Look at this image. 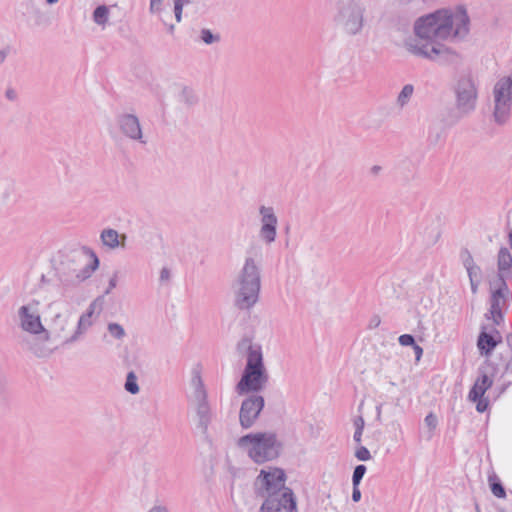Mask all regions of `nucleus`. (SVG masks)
Returning a JSON list of instances; mask_svg holds the SVG:
<instances>
[{
    "label": "nucleus",
    "mask_w": 512,
    "mask_h": 512,
    "mask_svg": "<svg viewBox=\"0 0 512 512\" xmlns=\"http://www.w3.org/2000/svg\"><path fill=\"white\" fill-rule=\"evenodd\" d=\"M467 9L458 5L454 10L439 9L421 16L414 24L416 38L406 41L407 50L418 57L439 64L457 63L460 55L439 40L448 38L464 39L470 31Z\"/></svg>",
    "instance_id": "nucleus-1"
},
{
    "label": "nucleus",
    "mask_w": 512,
    "mask_h": 512,
    "mask_svg": "<svg viewBox=\"0 0 512 512\" xmlns=\"http://www.w3.org/2000/svg\"><path fill=\"white\" fill-rule=\"evenodd\" d=\"M282 468L262 469L254 482L255 494L264 498L259 512H297V502L291 488L285 486Z\"/></svg>",
    "instance_id": "nucleus-2"
},
{
    "label": "nucleus",
    "mask_w": 512,
    "mask_h": 512,
    "mask_svg": "<svg viewBox=\"0 0 512 512\" xmlns=\"http://www.w3.org/2000/svg\"><path fill=\"white\" fill-rule=\"evenodd\" d=\"M261 289L260 268L251 257L245 263L232 283L234 306L249 311L259 300Z\"/></svg>",
    "instance_id": "nucleus-3"
},
{
    "label": "nucleus",
    "mask_w": 512,
    "mask_h": 512,
    "mask_svg": "<svg viewBox=\"0 0 512 512\" xmlns=\"http://www.w3.org/2000/svg\"><path fill=\"white\" fill-rule=\"evenodd\" d=\"M237 445L246 451L256 464H264L277 459L283 449V443L275 432H256L241 436Z\"/></svg>",
    "instance_id": "nucleus-4"
},
{
    "label": "nucleus",
    "mask_w": 512,
    "mask_h": 512,
    "mask_svg": "<svg viewBox=\"0 0 512 512\" xmlns=\"http://www.w3.org/2000/svg\"><path fill=\"white\" fill-rule=\"evenodd\" d=\"M366 7L362 0H337L333 21L349 36L360 34L365 24Z\"/></svg>",
    "instance_id": "nucleus-5"
},
{
    "label": "nucleus",
    "mask_w": 512,
    "mask_h": 512,
    "mask_svg": "<svg viewBox=\"0 0 512 512\" xmlns=\"http://www.w3.org/2000/svg\"><path fill=\"white\" fill-rule=\"evenodd\" d=\"M268 380L269 375L264 365L263 356L252 354L246 361L235 391L238 395L258 394L266 387Z\"/></svg>",
    "instance_id": "nucleus-6"
},
{
    "label": "nucleus",
    "mask_w": 512,
    "mask_h": 512,
    "mask_svg": "<svg viewBox=\"0 0 512 512\" xmlns=\"http://www.w3.org/2000/svg\"><path fill=\"white\" fill-rule=\"evenodd\" d=\"M455 105L460 116H466L476 108L478 89L470 73L461 74L453 88Z\"/></svg>",
    "instance_id": "nucleus-7"
},
{
    "label": "nucleus",
    "mask_w": 512,
    "mask_h": 512,
    "mask_svg": "<svg viewBox=\"0 0 512 512\" xmlns=\"http://www.w3.org/2000/svg\"><path fill=\"white\" fill-rule=\"evenodd\" d=\"M494 122L500 126L505 125L511 116L512 107V77L500 78L493 88Z\"/></svg>",
    "instance_id": "nucleus-8"
},
{
    "label": "nucleus",
    "mask_w": 512,
    "mask_h": 512,
    "mask_svg": "<svg viewBox=\"0 0 512 512\" xmlns=\"http://www.w3.org/2000/svg\"><path fill=\"white\" fill-rule=\"evenodd\" d=\"M92 261L90 263L85 264L82 268L77 269L75 267L74 260H66L62 261L57 268V275L59 281L62 283L64 287L69 285L79 284L86 279L90 278L92 273L99 267V259L95 253L92 252ZM66 292V288H64L63 295Z\"/></svg>",
    "instance_id": "nucleus-9"
},
{
    "label": "nucleus",
    "mask_w": 512,
    "mask_h": 512,
    "mask_svg": "<svg viewBox=\"0 0 512 512\" xmlns=\"http://www.w3.org/2000/svg\"><path fill=\"white\" fill-rule=\"evenodd\" d=\"M265 406V400L263 396L258 394H252L246 397L240 407L239 411V423L243 429L251 428L256 420L258 419L261 411Z\"/></svg>",
    "instance_id": "nucleus-10"
},
{
    "label": "nucleus",
    "mask_w": 512,
    "mask_h": 512,
    "mask_svg": "<svg viewBox=\"0 0 512 512\" xmlns=\"http://www.w3.org/2000/svg\"><path fill=\"white\" fill-rule=\"evenodd\" d=\"M120 133L131 141L146 145L147 139L143 135L139 118L132 113H119L115 117Z\"/></svg>",
    "instance_id": "nucleus-11"
},
{
    "label": "nucleus",
    "mask_w": 512,
    "mask_h": 512,
    "mask_svg": "<svg viewBox=\"0 0 512 512\" xmlns=\"http://www.w3.org/2000/svg\"><path fill=\"white\" fill-rule=\"evenodd\" d=\"M39 301L33 300L27 305H23L18 310V317L20 320V327L23 331L30 334L47 333L46 329L42 325L40 315L36 309Z\"/></svg>",
    "instance_id": "nucleus-12"
},
{
    "label": "nucleus",
    "mask_w": 512,
    "mask_h": 512,
    "mask_svg": "<svg viewBox=\"0 0 512 512\" xmlns=\"http://www.w3.org/2000/svg\"><path fill=\"white\" fill-rule=\"evenodd\" d=\"M496 370L497 366L489 359H486L478 368L479 375L468 394V399L470 401L480 399V397L484 396L485 392L492 387L493 380L489 376V373L493 376Z\"/></svg>",
    "instance_id": "nucleus-13"
},
{
    "label": "nucleus",
    "mask_w": 512,
    "mask_h": 512,
    "mask_svg": "<svg viewBox=\"0 0 512 512\" xmlns=\"http://www.w3.org/2000/svg\"><path fill=\"white\" fill-rule=\"evenodd\" d=\"M259 214L261 216L259 235L260 238L269 245L276 239L278 218L274 212V208L270 206L261 205L259 207Z\"/></svg>",
    "instance_id": "nucleus-14"
},
{
    "label": "nucleus",
    "mask_w": 512,
    "mask_h": 512,
    "mask_svg": "<svg viewBox=\"0 0 512 512\" xmlns=\"http://www.w3.org/2000/svg\"><path fill=\"white\" fill-rule=\"evenodd\" d=\"M197 417V428L205 436L208 434V427L212 421V411L208 402V396L194 398Z\"/></svg>",
    "instance_id": "nucleus-15"
},
{
    "label": "nucleus",
    "mask_w": 512,
    "mask_h": 512,
    "mask_svg": "<svg viewBox=\"0 0 512 512\" xmlns=\"http://www.w3.org/2000/svg\"><path fill=\"white\" fill-rule=\"evenodd\" d=\"M497 278H512V255L507 247H501L497 255Z\"/></svg>",
    "instance_id": "nucleus-16"
},
{
    "label": "nucleus",
    "mask_w": 512,
    "mask_h": 512,
    "mask_svg": "<svg viewBox=\"0 0 512 512\" xmlns=\"http://www.w3.org/2000/svg\"><path fill=\"white\" fill-rule=\"evenodd\" d=\"M497 345L498 341H496L493 336L486 331V327L483 326L477 338L479 353L482 356L489 357Z\"/></svg>",
    "instance_id": "nucleus-17"
},
{
    "label": "nucleus",
    "mask_w": 512,
    "mask_h": 512,
    "mask_svg": "<svg viewBox=\"0 0 512 512\" xmlns=\"http://www.w3.org/2000/svg\"><path fill=\"white\" fill-rule=\"evenodd\" d=\"M103 245L110 249H115L118 246L124 247V241L126 240V234L119 235L115 229H104L100 235Z\"/></svg>",
    "instance_id": "nucleus-18"
},
{
    "label": "nucleus",
    "mask_w": 512,
    "mask_h": 512,
    "mask_svg": "<svg viewBox=\"0 0 512 512\" xmlns=\"http://www.w3.org/2000/svg\"><path fill=\"white\" fill-rule=\"evenodd\" d=\"M236 349L239 354L245 353L247 355V359H249L252 354H259L260 356H263L261 346L253 344L252 338L249 336L241 338L236 345Z\"/></svg>",
    "instance_id": "nucleus-19"
},
{
    "label": "nucleus",
    "mask_w": 512,
    "mask_h": 512,
    "mask_svg": "<svg viewBox=\"0 0 512 512\" xmlns=\"http://www.w3.org/2000/svg\"><path fill=\"white\" fill-rule=\"evenodd\" d=\"M92 318L82 314L79 318L76 331L68 338H65L64 343L69 344L75 342L78 337L83 334L90 326H92Z\"/></svg>",
    "instance_id": "nucleus-20"
},
{
    "label": "nucleus",
    "mask_w": 512,
    "mask_h": 512,
    "mask_svg": "<svg viewBox=\"0 0 512 512\" xmlns=\"http://www.w3.org/2000/svg\"><path fill=\"white\" fill-rule=\"evenodd\" d=\"M191 385L194 388L193 397L200 398L201 396L206 397L207 392L204 387V383L201 378V374L198 370L194 369L192 372Z\"/></svg>",
    "instance_id": "nucleus-21"
},
{
    "label": "nucleus",
    "mask_w": 512,
    "mask_h": 512,
    "mask_svg": "<svg viewBox=\"0 0 512 512\" xmlns=\"http://www.w3.org/2000/svg\"><path fill=\"white\" fill-rule=\"evenodd\" d=\"M488 483L492 494L497 498H505L506 490L498 476L493 473L488 476Z\"/></svg>",
    "instance_id": "nucleus-22"
},
{
    "label": "nucleus",
    "mask_w": 512,
    "mask_h": 512,
    "mask_svg": "<svg viewBox=\"0 0 512 512\" xmlns=\"http://www.w3.org/2000/svg\"><path fill=\"white\" fill-rule=\"evenodd\" d=\"M466 271H467V274L469 277L471 291L473 294H476L478 291V287L481 283V277H482L481 268H480V266H478L476 264L473 268H470Z\"/></svg>",
    "instance_id": "nucleus-23"
},
{
    "label": "nucleus",
    "mask_w": 512,
    "mask_h": 512,
    "mask_svg": "<svg viewBox=\"0 0 512 512\" xmlns=\"http://www.w3.org/2000/svg\"><path fill=\"white\" fill-rule=\"evenodd\" d=\"M507 279L502 278V280H496L498 287L492 291L490 299H496L500 301L501 299L505 303L506 294L509 293V288L506 282Z\"/></svg>",
    "instance_id": "nucleus-24"
},
{
    "label": "nucleus",
    "mask_w": 512,
    "mask_h": 512,
    "mask_svg": "<svg viewBox=\"0 0 512 512\" xmlns=\"http://www.w3.org/2000/svg\"><path fill=\"white\" fill-rule=\"evenodd\" d=\"M109 9L106 5H99L93 11V21L98 25H105L108 22Z\"/></svg>",
    "instance_id": "nucleus-25"
},
{
    "label": "nucleus",
    "mask_w": 512,
    "mask_h": 512,
    "mask_svg": "<svg viewBox=\"0 0 512 512\" xmlns=\"http://www.w3.org/2000/svg\"><path fill=\"white\" fill-rule=\"evenodd\" d=\"M67 324V317L62 315L61 313H56L54 318L52 319V328L59 337L62 336V333L65 331Z\"/></svg>",
    "instance_id": "nucleus-26"
},
{
    "label": "nucleus",
    "mask_w": 512,
    "mask_h": 512,
    "mask_svg": "<svg viewBox=\"0 0 512 512\" xmlns=\"http://www.w3.org/2000/svg\"><path fill=\"white\" fill-rule=\"evenodd\" d=\"M413 93H414V86L412 84L404 85L402 90L398 94L397 104L400 107H404L410 101Z\"/></svg>",
    "instance_id": "nucleus-27"
},
{
    "label": "nucleus",
    "mask_w": 512,
    "mask_h": 512,
    "mask_svg": "<svg viewBox=\"0 0 512 512\" xmlns=\"http://www.w3.org/2000/svg\"><path fill=\"white\" fill-rule=\"evenodd\" d=\"M103 304H104V295L98 296L96 299H94L90 303L86 312H84L83 314H85L87 317H90V318H92L95 313H97L99 315L103 309Z\"/></svg>",
    "instance_id": "nucleus-28"
},
{
    "label": "nucleus",
    "mask_w": 512,
    "mask_h": 512,
    "mask_svg": "<svg viewBox=\"0 0 512 512\" xmlns=\"http://www.w3.org/2000/svg\"><path fill=\"white\" fill-rule=\"evenodd\" d=\"M124 387L127 392L133 395L139 392L140 388L137 383V376L133 371L128 372Z\"/></svg>",
    "instance_id": "nucleus-29"
},
{
    "label": "nucleus",
    "mask_w": 512,
    "mask_h": 512,
    "mask_svg": "<svg viewBox=\"0 0 512 512\" xmlns=\"http://www.w3.org/2000/svg\"><path fill=\"white\" fill-rule=\"evenodd\" d=\"M179 99L181 102L185 103L187 106H192L197 103V96L193 92L192 89L188 87H184L179 95Z\"/></svg>",
    "instance_id": "nucleus-30"
},
{
    "label": "nucleus",
    "mask_w": 512,
    "mask_h": 512,
    "mask_svg": "<svg viewBox=\"0 0 512 512\" xmlns=\"http://www.w3.org/2000/svg\"><path fill=\"white\" fill-rule=\"evenodd\" d=\"M353 424L355 427L353 440L355 441V443L360 444L362 441V434H363V430H364V426H365L364 418L362 416H357L353 420Z\"/></svg>",
    "instance_id": "nucleus-31"
},
{
    "label": "nucleus",
    "mask_w": 512,
    "mask_h": 512,
    "mask_svg": "<svg viewBox=\"0 0 512 512\" xmlns=\"http://www.w3.org/2000/svg\"><path fill=\"white\" fill-rule=\"evenodd\" d=\"M200 39L207 45L218 43L221 40L220 34H214L210 29L203 28L200 31Z\"/></svg>",
    "instance_id": "nucleus-32"
},
{
    "label": "nucleus",
    "mask_w": 512,
    "mask_h": 512,
    "mask_svg": "<svg viewBox=\"0 0 512 512\" xmlns=\"http://www.w3.org/2000/svg\"><path fill=\"white\" fill-rule=\"evenodd\" d=\"M459 257L466 270L476 265L471 252L466 247L461 248Z\"/></svg>",
    "instance_id": "nucleus-33"
},
{
    "label": "nucleus",
    "mask_w": 512,
    "mask_h": 512,
    "mask_svg": "<svg viewBox=\"0 0 512 512\" xmlns=\"http://www.w3.org/2000/svg\"><path fill=\"white\" fill-rule=\"evenodd\" d=\"M108 331L112 337L118 340L124 338L126 335L124 328L118 323H109Z\"/></svg>",
    "instance_id": "nucleus-34"
},
{
    "label": "nucleus",
    "mask_w": 512,
    "mask_h": 512,
    "mask_svg": "<svg viewBox=\"0 0 512 512\" xmlns=\"http://www.w3.org/2000/svg\"><path fill=\"white\" fill-rule=\"evenodd\" d=\"M442 137V131L437 128L430 126L428 131L427 141L430 145H437Z\"/></svg>",
    "instance_id": "nucleus-35"
},
{
    "label": "nucleus",
    "mask_w": 512,
    "mask_h": 512,
    "mask_svg": "<svg viewBox=\"0 0 512 512\" xmlns=\"http://www.w3.org/2000/svg\"><path fill=\"white\" fill-rule=\"evenodd\" d=\"M366 466L363 464H359L354 468L353 475H352V484H360L365 473H366Z\"/></svg>",
    "instance_id": "nucleus-36"
},
{
    "label": "nucleus",
    "mask_w": 512,
    "mask_h": 512,
    "mask_svg": "<svg viewBox=\"0 0 512 512\" xmlns=\"http://www.w3.org/2000/svg\"><path fill=\"white\" fill-rule=\"evenodd\" d=\"M355 457L360 461H368L371 459V454L365 446L360 445L355 451Z\"/></svg>",
    "instance_id": "nucleus-37"
},
{
    "label": "nucleus",
    "mask_w": 512,
    "mask_h": 512,
    "mask_svg": "<svg viewBox=\"0 0 512 512\" xmlns=\"http://www.w3.org/2000/svg\"><path fill=\"white\" fill-rule=\"evenodd\" d=\"M426 426L429 428L430 432H433L438 424V419L436 415L430 412L424 419Z\"/></svg>",
    "instance_id": "nucleus-38"
},
{
    "label": "nucleus",
    "mask_w": 512,
    "mask_h": 512,
    "mask_svg": "<svg viewBox=\"0 0 512 512\" xmlns=\"http://www.w3.org/2000/svg\"><path fill=\"white\" fill-rule=\"evenodd\" d=\"M398 341L401 346H405V347H407V346L412 347L416 343L414 336L411 334L400 335L398 338Z\"/></svg>",
    "instance_id": "nucleus-39"
},
{
    "label": "nucleus",
    "mask_w": 512,
    "mask_h": 512,
    "mask_svg": "<svg viewBox=\"0 0 512 512\" xmlns=\"http://www.w3.org/2000/svg\"><path fill=\"white\" fill-rule=\"evenodd\" d=\"M473 402L476 403V410L479 413H484L485 411H487L489 407V400L484 396L480 397V399H477L476 401Z\"/></svg>",
    "instance_id": "nucleus-40"
},
{
    "label": "nucleus",
    "mask_w": 512,
    "mask_h": 512,
    "mask_svg": "<svg viewBox=\"0 0 512 512\" xmlns=\"http://www.w3.org/2000/svg\"><path fill=\"white\" fill-rule=\"evenodd\" d=\"M5 98L8 101L15 102L18 100V92L12 86H7L5 90Z\"/></svg>",
    "instance_id": "nucleus-41"
},
{
    "label": "nucleus",
    "mask_w": 512,
    "mask_h": 512,
    "mask_svg": "<svg viewBox=\"0 0 512 512\" xmlns=\"http://www.w3.org/2000/svg\"><path fill=\"white\" fill-rule=\"evenodd\" d=\"M182 10V3H179V1H174V14L177 22H180L182 19Z\"/></svg>",
    "instance_id": "nucleus-42"
},
{
    "label": "nucleus",
    "mask_w": 512,
    "mask_h": 512,
    "mask_svg": "<svg viewBox=\"0 0 512 512\" xmlns=\"http://www.w3.org/2000/svg\"><path fill=\"white\" fill-rule=\"evenodd\" d=\"M498 312H502L501 306H500V301H498L496 299H490V310H489V313L490 314H495V313H498Z\"/></svg>",
    "instance_id": "nucleus-43"
},
{
    "label": "nucleus",
    "mask_w": 512,
    "mask_h": 512,
    "mask_svg": "<svg viewBox=\"0 0 512 512\" xmlns=\"http://www.w3.org/2000/svg\"><path fill=\"white\" fill-rule=\"evenodd\" d=\"M117 285V272L114 273V275L109 280L108 288L104 292V296L110 294L112 289H114Z\"/></svg>",
    "instance_id": "nucleus-44"
},
{
    "label": "nucleus",
    "mask_w": 512,
    "mask_h": 512,
    "mask_svg": "<svg viewBox=\"0 0 512 512\" xmlns=\"http://www.w3.org/2000/svg\"><path fill=\"white\" fill-rule=\"evenodd\" d=\"M353 490H352V500L354 502H359L361 500V491L359 489L360 484H352Z\"/></svg>",
    "instance_id": "nucleus-45"
},
{
    "label": "nucleus",
    "mask_w": 512,
    "mask_h": 512,
    "mask_svg": "<svg viewBox=\"0 0 512 512\" xmlns=\"http://www.w3.org/2000/svg\"><path fill=\"white\" fill-rule=\"evenodd\" d=\"M381 323V318L379 315L375 314L371 317L370 321H369V324H368V328L369 329H375L377 328Z\"/></svg>",
    "instance_id": "nucleus-46"
},
{
    "label": "nucleus",
    "mask_w": 512,
    "mask_h": 512,
    "mask_svg": "<svg viewBox=\"0 0 512 512\" xmlns=\"http://www.w3.org/2000/svg\"><path fill=\"white\" fill-rule=\"evenodd\" d=\"M171 277V273H170V270L167 268V267H163L160 271V281L161 282H164V281H169Z\"/></svg>",
    "instance_id": "nucleus-47"
},
{
    "label": "nucleus",
    "mask_w": 512,
    "mask_h": 512,
    "mask_svg": "<svg viewBox=\"0 0 512 512\" xmlns=\"http://www.w3.org/2000/svg\"><path fill=\"white\" fill-rule=\"evenodd\" d=\"M511 382L503 383L502 385L495 388V392H497L495 398L500 397L502 394L505 393L507 388L510 386Z\"/></svg>",
    "instance_id": "nucleus-48"
},
{
    "label": "nucleus",
    "mask_w": 512,
    "mask_h": 512,
    "mask_svg": "<svg viewBox=\"0 0 512 512\" xmlns=\"http://www.w3.org/2000/svg\"><path fill=\"white\" fill-rule=\"evenodd\" d=\"M162 0H150V11L152 13L158 12L160 10V4Z\"/></svg>",
    "instance_id": "nucleus-49"
},
{
    "label": "nucleus",
    "mask_w": 512,
    "mask_h": 512,
    "mask_svg": "<svg viewBox=\"0 0 512 512\" xmlns=\"http://www.w3.org/2000/svg\"><path fill=\"white\" fill-rule=\"evenodd\" d=\"M10 49L9 47L0 49V66L6 61L9 55Z\"/></svg>",
    "instance_id": "nucleus-50"
},
{
    "label": "nucleus",
    "mask_w": 512,
    "mask_h": 512,
    "mask_svg": "<svg viewBox=\"0 0 512 512\" xmlns=\"http://www.w3.org/2000/svg\"><path fill=\"white\" fill-rule=\"evenodd\" d=\"M490 315H491L495 325H500V323L503 321L504 315L502 312H498V313L490 314Z\"/></svg>",
    "instance_id": "nucleus-51"
},
{
    "label": "nucleus",
    "mask_w": 512,
    "mask_h": 512,
    "mask_svg": "<svg viewBox=\"0 0 512 512\" xmlns=\"http://www.w3.org/2000/svg\"><path fill=\"white\" fill-rule=\"evenodd\" d=\"M412 348L414 350L416 359L419 360L421 358V356L423 355V348L420 345H418L417 343H415V345H413Z\"/></svg>",
    "instance_id": "nucleus-52"
},
{
    "label": "nucleus",
    "mask_w": 512,
    "mask_h": 512,
    "mask_svg": "<svg viewBox=\"0 0 512 512\" xmlns=\"http://www.w3.org/2000/svg\"><path fill=\"white\" fill-rule=\"evenodd\" d=\"M147 512H169L166 506L163 505H155Z\"/></svg>",
    "instance_id": "nucleus-53"
},
{
    "label": "nucleus",
    "mask_w": 512,
    "mask_h": 512,
    "mask_svg": "<svg viewBox=\"0 0 512 512\" xmlns=\"http://www.w3.org/2000/svg\"><path fill=\"white\" fill-rule=\"evenodd\" d=\"M490 334L493 336V338L496 341H498V344H500L502 342V336L497 329H493V331Z\"/></svg>",
    "instance_id": "nucleus-54"
},
{
    "label": "nucleus",
    "mask_w": 512,
    "mask_h": 512,
    "mask_svg": "<svg viewBox=\"0 0 512 512\" xmlns=\"http://www.w3.org/2000/svg\"><path fill=\"white\" fill-rule=\"evenodd\" d=\"M381 170H382L381 166L374 165L370 168V174L376 176L381 172Z\"/></svg>",
    "instance_id": "nucleus-55"
},
{
    "label": "nucleus",
    "mask_w": 512,
    "mask_h": 512,
    "mask_svg": "<svg viewBox=\"0 0 512 512\" xmlns=\"http://www.w3.org/2000/svg\"><path fill=\"white\" fill-rule=\"evenodd\" d=\"M381 413H382V404H379L376 407V420L379 422H381Z\"/></svg>",
    "instance_id": "nucleus-56"
},
{
    "label": "nucleus",
    "mask_w": 512,
    "mask_h": 512,
    "mask_svg": "<svg viewBox=\"0 0 512 512\" xmlns=\"http://www.w3.org/2000/svg\"><path fill=\"white\" fill-rule=\"evenodd\" d=\"M506 342L508 347L512 350V333L506 335Z\"/></svg>",
    "instance_id": "nucleus-57"
},
{
    "label": "nucleus",
    "mask_w": 512,
    "mask_h": 512,
    "mask_svg": "<svg viewBox=\"0 0 512 512\" xmlns=\"http://www.w3.org/2000/svg\"><path fill=\"white\" fill-rule=\"evenodd\" d=\"M59 0H46V2L50 5L57 3Z\"/></svg>",
    "instance_id": "nucleus-58"
},
{
    "label": "nucleus",
    "mask_w": 512,
    "mask_h": 512,
    "mask_svg": "<svg viewBox=\"0 0 512 512\" xmlns=\"http://www.w3.org/2000/svg\"><path fill=\"white\" fill-rule=\"evenodd\" d=\"M475 512H481L479 504L475 502Z\"/></svg>",
    "instance_id": "nucleus-59"
},
{
    "label": "nucleus",
    "mask_w": 512,
    "mask_h": 512,
    "mask_svg": "<svg viewBox=\"0 0 512 512\" xmlns=\"http://www.w3.org/2000/svg\"><path fill=\"white\" fill-rule=\"evenodd\" d=\"M168 30H169V32H170V33H173V31H174V25H170Z\"/></svg>",
    "instance_id": "nucleus-60"
},
{
    "label": "nucleus",
    "mask_w": 512,
    "mask_h": 512,
    "mask_svg": "<svg viewBox=\"0 0 512 512\" xmlns=\"http://www.w3.org/2000/svg\"><path fill=\"white\" fill-rule=\"evenodd\" d=\"M41 281H42V282H45V281H46V278H45V276H44V275H42V277H41Z\"/></svg>",
    "instance_id": "nucleus-61"
},
{
    "label": "nucleus",
    "mask_w": 512,
    "mask_h": 512,
    "mask_svg": "<svg viewBox=\"0 0 512 512\" xmlns=\"http://www.w3.org/2000/svg\"><path fill=\"white\" fill-rule=\"evenodd\" d=\"M509 365H510V363L508 362V363L506 364V366H505V370H508V369H509Z\"/></svg>",
    "instance_id": "nucleus-62"
},
{
    "label": "nucleus",
    "mask_w": 512,
    "mask_h": 512,
    "mask_svg": "<svg viewBox=\"0 0 512 512\" xmlns=\"http://www.w3.org/2000/svg\"><path fill=\"white\" fill-rule=\"evenodd\" d=\"M499 512H506L504 509H501Z\"/></svg>",
    "instance_id": "nucleus-63"
}]
</instances>
